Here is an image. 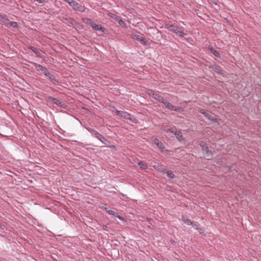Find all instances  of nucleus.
Returning a JSON list of instances; mask_svg holds the SVG:
<instances>
[{"instance_id": "0eeeda50", "label": "nucleus", "mask_w": 261, "mask_h": 261, "mask_svg": "<svg viewBox=\"0 0 261 261\" xmlns=\"http://www.w3.org/2000/svg\"><path fill=\"white\" fill-rule=\"evenodd\" d=\"M202 152L204 154L205 159L207 160H210L213 158V153L212 151L208 150V148L203 149Z\"/></svg>"}, {"instance_id": "f8f14e48", "label": "nucleus", "mask_w": 261, "mask_h": 261, "mask_svg": "<svg viewBox=\"0 0 261 261\" xmlns=\"http://www.w3.org/2000/svg\"><path fill=\"white\" fill-rule=\"evenodd\" d=\"M191 225L194 227L195 229L198 230L200 233L202 232V228L197 222H193V225Z\"/></svg>"}, {"instance_id": "9d476101", "label": "nucleus", "mask_w": 261, "mask_h": 261, "mask_svg": "<svg viewBox=\"0 0 261 261\" xmlns=\"http://www.w3.org/2000/svg\"><path fill=\"white\" fill-rule=\"evenodd\" d=\"M153 167L156 170L164 173V172L166 168L163 167V166L161 164H158L156 165L153 166Z\"/></svg>"}, {"instance_id": "f3484780", "label": "nucleus", "mask_w": 261, "mask_h": 261, "mask_svg": "<svg viewBox=\"0 0 261 261\" xmlns=\"http://www.w3.org/2000/svg\"><path fill=\"white\" fill-rule=\"evenodd\" d=\"M107 213H108L111 215L117 217L120 220L123 219V217H121V216L118 215L116 212H115V211H114L113 210H108V211H107Z\"/></svg>"}, {"instance_id": "6ab92c4d", "label": "nucleus", "mask_w": 261, "mask_h": 261, "mask_svg": "<svg viewBox=\"0 0 261 261\" xmlns=\"http://www.w3.org/2000/svg\"><path fill=\"white\" fill-rule=\"evenodd\" d=\"M86 129L89 133H90L92 135H94V136H95L96 135V134H97L98 133L96 130H95L91 127H86Z\"/></svg>"}, {"instance_id": "dca6fc26", "label": "nucleus", "mask_w": 261, "mask_h": 261, "mask_svg": "<svg viewBox=\"0 0 261 261\" xmlns=\"http://www.w3.org/2000/svg\"><path fill=\"white\" fill-rule=\"evenodd\" d=\"M182 221L188 225H193V221H192L191 220L187 218L186 217L182 216L181 218Z\"/></svg>"}, {"instance_id": "f704fd0d", "label": "nucleus", "mask_w": 261, "mask_h": 261, "mask_svg": "<svg viewBox=\"0 0 261 261\" xmlns=\"http://www.w3.org/2000/svg\"><path fill=\"white\" fill-rule=\"evenodd\" d=\"M32 64H34L36 67H39V64L35 63V62H32Z\"/></svg>"}, {"instance_id": "c756f323", "label": "nucleus", "mask_w": 261, "mask_h": 261, "mask_svg": "<svg viewBox=\"0 0 261 261\" xmlns=\"http://www.w3.org/2000/svg\"><path fill=\"white\" fill-rule=\"evenodd\" d=\"M100 141L105 144H107V140L103 137H102V138H101V140H100Z\"/></svg>"}, {"instance_id": "c9c22d12", "label": "nucleus", "mask_w": 261, "mask_h": 261, "mask_svg": "<svg viewBox=\"0 0 261 261\" xmlns=\"http://www.w3.org/2000/svg\"><path fill=\"white\" fill-rule=\"evenodd\" d=\"M208 113H207L206 112V111H205V112H204V113H203V114L204 115V117H205V116L206 115V114H207Z\"/></svg>"}, {"instance_id": "72a5a7b5", "label": "nucleus", "mask_w": 261, "mask_h": 261, "mask_svg": "<svg viewBox=\"0 0 261 261\" xmlns=\"http://www.w3.org/2000/svg\"><path fill=\"white\" fill-rule=\"evenodd\" d=\"M35 1H37L40 4H42L45 2V0H34Z\"/></svg>"}, {"instance_id": "7ed1b4c3", "label": "nucleus", "mask_w": 261, "mask_h": 261, "mask_svg": "<svg viewBox=\"0 0 261 261\" xmlns=\"http://www.w3.org/2000/svg\"><path fill=\"white\" fill-rule=\"evenodd\" d=\"M0 21L3 22L7 27H12L13 28H17L18 27V24L16 22L10 21L5 15L0 14Z\"/></svg>"}, {"instance_id": "b1692460", "label": "nucleus", "mask_w": 261, "mask_h": 261, "mask_svg": "<svg viewBox=\"0 0 261 261\" xmlns=\"http://www.w3.org/2000/svg\"><path fill=\"white\" fill-rule=\"evenodd\" d=\"M29 48L30 49H31V50H32L36 54H39V52L38 51L37 48L35 47H34V46H30L29 47Z\"/></svg>"}, {"instance_id": "412c9836", "label": "nucleus", "mask_w": 261, "mask_h": 261, "mask_svg": "<svg viewBox=\"0 0 261 261\" xmlns=\"http://www.w3.org/2000/svg\"><path fill=\"white\" fill-rule=\"evenodd\" d=\"M207 119L210 120V121H213L214 122L215 121H217V119H215L214 118L213 116H212L211 115L209 114H206V115L205 116V117Z\"/></svg>"}, {"instance_id": "5701e85b", "label": "nucleus", "mask_w": 261, "mask_h": 261, "mask_svg": "<svg viewBox=\"0 0 261 261\" xmlns=\"http://www.w3.org/2000/svg\"><path fill=\"white\" fill-rule=\"evenodd\" d=\"M156 92H155L153 90L151 89H148L147 90V94L150 96H152V98L154 97V95L155 94Z\"/></svg>"}, {"instance_id": "f03ea898", "label": "nucleus", "mask_w": 261, "mask_h": 261, "mask_svg": "<svg viewBox=\"0 0 261 261\" xmlns=\"http://www.w3.org/2000/svg\"><path fill=\"white\" fill-rule=\"evenodd\" d=\"M64 1L67 3L74 10H78L82 12H84L85 10L84 6L74 0H64Z\"/></svg>"}, {"instance_id": "a878e982", "label": "nucleus", "mask_w": 261, "mask_h": 261, "mask_svg": "<svg viewBox=\"0 0 261 261\" xmlns=\"http://www.w3.org/2000/svg\"><path fill=\"white\" fill-rule=\"evenodd\" d=\"M175 130H176V129L175 128H168L166 130V132H167V133L170 132V133H171L172 134H174L175 131Z\"/></svg>"}, {"instance_id": "2f4dec72", "label": "nucleus", "mask_w": 261, "mask_h": 261, "mask_svg": "<svg viewBox=\"0 0 261 261\" xmlns=\"http://www.w3.org/2000/svg\"><path fill=\"white\" fill-rule=\"evenodd\" d=\"M39 68L40 70L42 71L43 72L46 69L45 67H44L43 66H42L41 65H39Z\"/></svg>"}, {"instance_id": "f257e3e1", "label": "nucleus", "mask_w": 261, "mask_h": 261, "mask_svg": "<svg viewBox=\"0 0 261 261\" xmlns=\"http://www.w3.org/2000/svg\"><path fill=\"white\" fill-rule=\"evenodd\" d=\"M165 27L169 31L178 34L180 37H184L187 35V34L184 32L182 29L181 28H179L176 25L167 22L165 23Z\"/></svg>"}, {"instance_id": "4be33fe9", "label": "nucleus", "mask_w": 261, "mask_h": 261, "mask_svg": "<svg viewBox=\"0 0 261 261\" xmlns=\"http://www.w3.org/2000/svg\"><path fill=\"white\" fill-rule=\"evenodd\" d=\"M157 146L161 151H163L164 150V145L162 142H160Z\"/></svg>"}, {"instance_id": "1a4fd4ad", "label": "nucleus", "mask_w": 261, "mask_h": 261, "mask_svg": "<svg viewBox=\"0 0 261 261\" xmlns=\"http://www.w3.org/2000/svg\"><path fill=\"white\" fill-rule=\"evenodd\" d=\"M43 72V74L46 76L49 79L51 80H53V81H54L56 80L55 79V76L53 75L52 74H51L48 70L46 68L44 71Z\"/></svg>"}, {"instance_id": "aec40b11", "label": "nucleus", "mask_w": 261, "mask_h": 261, "mask_svg": "<svg viewBox=\"0 0 261 261\" xmlns=\"http://www.w3.org/2000/svg\"><path fill=\"white\" fill-rule=\"evenodd\" d=\"M174 134L178 140H180L182 136L181 132L179 130H175Z\"/></svg>"}, {"instance_id": "4468645a", "label": "nucleus", "mask_w": 261, "mask_h": 261, "mask_svg": "<svg viewBox=\"0 0 261 261\" xmlns=\"http://www.w3.org/2000/svg\"><path fill=\"white\" fill-rule=\"evenodd\" d=\"M133 38L136 40L140 41L141 43L145 44V40L141 36L138 35H133Z\"/></svg>"}, {"instance_id": "7c9ffc66", "label": "nucleus", "mask_w": 261, "mask_h": 261, "mask_svg": "<svg viewBox=\"0 0 261 261\" xmlns=\"http://www.w3.org/2000/svg\"><path fill=\"white\" fill-rule=\"evenodd\" d=\"M119 23L121 25H125V22L121 19L119 20Z\"/></svg>"}, {"instance_id": "bb28decb", "label": "nucleus", "mask_w": 261, "mask_h": 261, "mask_svg": "<svg viewBox=\"0 0 261 261\" xmlns=\"http://www.w3.org/2000/svg\"><path fill=\"white\" fill-rule=\"evenodd\" d=\"M109 16H110L111 18L113 19H115L116 20H117V16L114 13H111L109 14Z\"/></svg>"}, {"instance_id": "cd10ccee", "label": "nucleus", "mask_w": 261, "mask_h": 261, "mask_svg": "<svg viewBox=\"0 0 261 261\" xmlns=\"http://www.w3.org/2000/svg\"><path fill=\"white\" fill-rule=\"evenodd\" d=\"M95 137L96 138H97L99 140H101V138H102L103 136L100 134L98 133V134H96V135Z\"/></svg>"}, {"instance_id": "6e6552de", "label": "nucleus", "mask_w": 261, "mask_h": 261, "mask_svg": "<svg viewBox=\"0 0 261 261\" xmlns=\"http://www.w3.org/2000/svg\"><path fill=\"white\" fill-rule=\"evenodd\" d=\"M115 112L117 115H120L122 117H123L125 119H129L130 117V115H129V114L126 112L116 110Z\"/></svg>"}, {"instance_id": "9b49d317", "label": "nucleus", "mask_w": 261, "mask_h": 261, "mask_svg": "<svg viewBox=\"0 0 261 261\" xmlns=\"http://www.w3.org/2000/svg\"><path fill=\"white\" fill-rule=\"evenodd\" d=\"M153 98L162 103L164 102V100L165 99L164 97L158 93H156L154 95Z\"/></svg>"}, {"instance_id": "393cba45", "label": "nucleus", "mask_w": 261, "mask_h": 261, "mask_svg": "<svg viewBox=\"0 0 261 261\" xmlns=\"http://www.w3.org/2000/svg\"><path fill=\"white\" fill-rule=\"evenodd\" d=\"M200 146L202 148V151L203 150V149H204L205 148H207L208 147L206 146V143H205L204 142H201L200 144Z\"/></svg>"}, {"instance_id": "423d86ee", "label": "nucleus", "mask_w": 261, "mask_h": 261, "mask_svg": "<svg viewBox=\"0 0 261 261\" xmlns=\"http://www.w3.org/2000/svg\"><path fill=\"white\" fill-rule=\"evenodd\" d=\"M48 100L49 101L54 102L55 104H56L58 106L63 107V106H64V102H63L62 101H60L59 99H57L56 98L53 97L51 96H49L48 97Z\"/></svg>"}, {"instance_id": "4c0bfd02", "label": "nucleus", "mask_w": 261, "mask_h": 261, "mask_svg": "<svg viewBox=\"0 0 261 261\" xmlns=\"http://www.w3.org/2000/svg\"><path fill=\"white\" fill-rule=\"evenodd\" d=\"M105 210H106V211L107 212V211L110 210H109V209H108L107 207H106V208H105Z\"/></svg>"}, {"instance_id": "a211bd4d", "label": "nucleus", "mask_w": 261, "mask_h": 261, "mask_svg": "<svg viewBox=\"0 0 261 261\" xmlns=\"http://www.w3.org/2000/svg\"><path fill=\"white\" fill-rule=\"evenodd\" d=\"M208 48L215 56L217 57H219L220 56L219 53L217 50H216L214 47L209 46Z\"/></svg>"}, {"instance_id": "39448f33", "label": "nucleus", "mask_w": 261, "mask_h": 261, "mask_svg": "<svg viewBox=\"0 0 261 261\" xmlns=\"http://www.w3.org/2000/svg\"><path fill=\"white\" fill-rule=\"evenodd\" d=\"M162 103L165 105L166 108L169 110H173L177 112H180L181 110L180 107L174 106L170 102L166 100L165 99L164 100V102Z\"/></svg>"}, {"instance_id": "e433bc0d", "label": "nucleus", "mask_w": 261, "mask_h": 261, "mask_svg": "<svg viewBox=\"0 0 261 261\" xmlns=\"http://www.w3.org/2000/svg\"><path fill=\"white\" fill-rule=\"evenodd\" d=\"M2 224L0 222V228L2 227Z\"/></svg>"}, {"instance_id": "20e7f679", "label": "nucleus", "mask_w": 261, "mask_h": 261, "mask_svg": "<svg viewBox=\"0 0 261 261\" xmlns=\"http://www.w3.org/2000/svg\"><path fill=\"white\" fill-rule=\"evenodd\" d=\"M86 22L90 24L94 30L104 32L105 29L101 25L96 24L91 19H87Z\"/></svg>"}, {"instance_id": "473e14b6", "label": "nucleus", "mask_w": 261, "mask_h": 261, "mask_svg": "<svg viewBox=\"0 0 261 261\" xmlns=\"http://www.w3.org/2000/svg\"><path fill=\"white\" fill-rule=\"evenodd\" d=\"M198 112L203 114V113H204V112H205V110L203 109H199L198 110Z\"/></svg>"}, {"instance_id": "c85d7f7f", "label": "nucleus", "mask_w": 261, "mask_h": 261, "mask_svg": "<svg viewBox=\"0 0 261 261\" xmlns=\"http://www.w3.org/2000/svg\"><path fill=\"white\" fill-rule=\"evenodd\" d=\"M153 142L154 144H155L156 145H158V144H159L161 141L159 140V139L155 138L153 140Z\"/></svg>"}, {"instance_id": "2eb2a0df", "label": "nucleus", "mask_w": 261, "mask_h": 261, "mask_svg": "<svg viewBox=\"0 0 261 261\" xmlns=\"http://www.w3.org/2000/svg\"><path fill=\"white\" fill-rule=\"evenodd\" d=\"M138 166L140 167V168L142 169H143V170H145V169H147L148 168V165L147 163H146L144 161H141V162H139L138 163Z\"/></svg>"}, {"instance_id": "ddd939ff", "label": "nucleus", "mask_w": 261, "mask_h": 261, "mask_svg": "<svg viewBox=\"0 0 261 261\" xmlns=\"http://www.w3.org/2000/svg\"><path fill=\"white\" fill-rule=\"evenodd\" d=\"M166 171L164 172V173H166L167 176L170 179H173L174 177V174L173 171L171 170H168L166 168L165 169Z\"/></svg>"}]
</instances>
